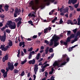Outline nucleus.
I'll return each instance as SVG.
<instances>
[{"instance_id": "ddd939ff", "label": "nucleus", "mask_w": 80, "mask_h": 80, "mask_svg": "<svg viewBox=\"0 0 80 80\" xmlns=\"http://www.w3.org/2000/svg\"><path fill=\"white\" fill-rule=\"evenodd\" d=\"M8 59V55L7 54H6L2 58V61L3 62H5L6 61H7Z\"/></svg>"}, {"instance_id": "864d4df0", "label": "nucleus", "mask_w": 80, "mask_h": 80, "mask_svg": "<svg viewBox=\"0 0 80 80\" xmlns=\"http://www.w3.org/2000/svg\"><path fill=\"white\" fill-rule=\"evenodd\" d=\"M48 72H45V76L46 77H47V75H48Z\"/></svg>"}, {"instance_id": "6ab92c4d", "label": "nucleus", "mask_w": 80, "mask_h": 80, "mask_svg": "<svg viewBox=\"0 0 80 80\" xmlns=\"http://www.w3.org/2000/svg\"><path fill=\"white\" fill-rule=\"evenodd\" d=\"M44 33H47L48 32H49L50 31H48V28H46L44 29Z\"/></svg>"}, {"instance_id": "f03ea898", "label": "nucleus", "mask_w": 80, "mask_h": 80, "mask_svg": "<svg viewBox=\"0 0 80 80\" xmlns=\"http://www.w3.org/2000/svg\"><path fill=\"white\" fill-rule=\"evenodd\" d=\"M67 57V56L66 54L62 55V61L64 62H61V64H60V67H62V66L64 65L67 63V62H65Z\"/></svg>"}, {"instance_id": "b1692460", "label": "nucleus", "mask_w": 80, "mask_h": 80, "mask_svg": "<svg viewBox=\"0 0 80 80\" xmlns=\"http://www.w3.org/2000/svg\"><path fill=\"white\" fill-rule=\"evenodd\" d=\"M38 68H34V71L35 72V75L37 74V72L38 71Z\"/></svg>"}, {"instance_id": "774afa93", "label": "nucleus", "mask_w": 80, "mask_h": 80, "mask_svg": "<svg viewBox=\"0 0 80 80\" xmlns=\"http://www.w3.org/2000/svg\"><path fill=\"white\" fill-rule=\"evenodd\" d=\"M51 29H52V28L51 27H49V28H48V30L49 32H50Z\"/></svg>"}, {"instance_id": "4c0bfd02", "label": "nucleus", "mask_w": 80, "mask_h": 80, "mask_svg": "<svg viewBox=\"0 0 80 80\" xmlns=\"http://www.w3.org/2000/svg\"><path fill=\"white\" fill-rule=\"evenodd\" d=\"M37 35H34L32 37V38L33 39L37 38H38Z\"/></svg>"}, {"instance_id": "37998d69", "label": "nucleus", "mask_w": 80, "mask_h": 80, "mask_svg": "<svg viewBox=\"0 0 80 80\" xmlns=\"http://www.w3.org/2000/svg\"><path fill=\"white\" fill-rule=\"evenodd\" d=\"M6 32L7 33H10V31L9 29H7L6 30Z\"/></svg>"}, {"instance_id": "423d86ee", "label": "nucleus", "mask_w": 80, "mask_h": 80, "mask_svg": "<svg viewBox=\"0 0 80 80\" xmlns=\"http://www.w3.org/2000/svg\"><path fill=\"white\" fill-rule=\"evenodd\" d=\"M8 66L9 70H10L11 71H12L13 70L14 67L13 66V63L11 64L10 62H8Z\"/></svg>"}, {"instance_id": "39448f33", "label": "nucleus", "mask_w": 80, "mask_h": 80, "mask_svg": "<svg viewBox=\"0 0 80 80\" xmlns=\"http://www.w3.org/2000/svg\"><path fill=\"white\" fill-rule=\"evenodd\" d=\"M29 7H32V10H35L36 8L34 6V2L33 0L31 1L29 3Z\"/></svg>"}, {"instance_id": "5701e85b", "label": "nucleus", "mask_w": 80, "mask_h": 80, "mask_svg": "<svg viewBox=\"0 0 80 80\" xmlns=\"http://www.w3.org/2000/svg\"><path fill=\"white\" fill-rule=\"evenodd\" d=\"M3 77H4V78H7V72H5V73H3Z\"/></svg>"}, {"instance_id": "6e6d98bb", "label": "nucleus", "mask_w": 80, "mask_h": 80, "mask_svg": "<svg viewBox=\"0 0 80 80\" xmlns=\"http://www.w3.org/2000/svg\"><path fill=\"white\" fill-rule=\"evenodd\" d=\"M2 4L0 5V13L2 12V11L0 10L1 9H2Z\"/></svg>"}, {"instance_id": "a19ab883", "label": "nucleus", "mask_w": 80, "mask_h": 80, "mask_svg": "<svg viewBox=\"0 0 80 80\" xmlns=\"http://www.w3.org/2000/svg\"><path fill=\"white\" fill-rule=\"evenodd\" d=\"M1 72H2V73L4 74L5 73V70L4 69H2L1 70Z\"/></svg>"}, {"instance_id": "338daca9", "label": "nucleus", "mask_w": 80, "mask_h": 80, "mask_svg": "<svg viewBox=\"0 0 80 80\" xmlns=\"http://www.w3.org/2000/svg\"><path fill=\"white\" fill-rule=\"evenodd\" d=\"M24 54V53L23 51H21V56L22 57Z\"/></svg>"}, {"instance_id": "4468645a", "label": "nucleus", "mask_w": 80, "mask_h": 80, "mask_svg": "<svg viewBox=\"0 0 80 80\" xmlns=\"http://www.w3.org/2000/svg\"><path fill=\"white\" fill-rule=\"evenodd\" d=\"M35 58H34L32 60H30L28 62V63L29 64H32V65H33L34 64H35Z\"/></svg>"}, {"instance_id": "473e14b6", "label": "nucleus", "mask_w": 80, "mask_h": 80, "mask_svg": "<svg viewBox=\"0 0 80 80\" xmlns=\"http://www.w3.org/2000/svg\"><path fill=\"white\" fill-rule=\"evenodd\" d=\"M65 13V12L64 11L62 12H61V13H60V15L63 16L64 15Z\"/></svg>"}, {"instance_id": "1a4fd4ad", "label": "nucleus", "mask_w": 80, "mask_h": 80, "mask_svg": "<svg viewBox=\"0 0 80 80\" xmlns=\"http://www.w3.org/2000/svg\"><path fill=\"white\" fill-rule=\"evenodd\" d=\"M59 39H60V37H59L56 40H54V47H56L59 45V42H58Z\"/></svg>"}, {"instance_id": "13d9d810", "label": "nucleus", "mask_w": 80, "mask_h": 80, "mask_svg": "<svg viewBox=\"0 0 80 80\" xmlns=\"http://www.w3.org/2000/svg\"><path fill=\"white\" fill-rule=\"evenodd\" d=\"M78 38H75L73 40H74L75 42L78 41Z\"/></svg>"}, {"instance_id": "f257e3e1", "label": "nucleus", "mask_w": 80, "mask_h": 80, "mask_svg": "<svg viewBox=\"0 0 80 80\" xmlns=\"http://www.w3.org/2000/svg\"><path fill=\"white\" fill-rule=\"evenodd\" d=\"M8 27L11 29H14L16 28V24L14 22H13V24H12V22L10 21L8 22Z\"/></svg>"}, {"instance_id": "2f4dec72", "label": "nucleus", "mask_w": 80, "mask_h": 80, "mask_svg": "<svg viewBox=\"0 0 80 80\" xmlns=\"http://www.w3.org/2000/svg\"><path fill=\"white\" fill-rule=\"evenodd\" d=\"M73 1L72 0H69L68 1V4H70V5L71 4V3H72Z\"/></svg>"}, {"instance_id": "052dcab7", "label": "nucleus", "mask_w": 80, "mask_h": 80, "mask_svg": "<svg viewBox=\"0 0 80 80\" xmlns=\"http://www.w3.org/2000/svg\"><path fill=\"white\" fill-rule=\"evenodd\" d=\"M43 64H42V62H40V63H39V66H42V65Z\"/></svg>"}, {"instance_id": "5fc2aeb1", "label": "nucleus", "mask_w": 80, "mask_h": 80, "mask_svg": "<svg viewBox=\"0 0 80 80\" xmlns=\"http://www.w3.org/2000/svg\"><path fill=\"white\" fill-rule=\"evenodd\" d=\"M5 29V27H3L2 28H1V30L2 31H3L4 30V29Z\"/></svg>"}, {"instance_id": "cd10ccee", "label": "nucleus", "mask_w": 80, "mask_h": 80, "mask_svg": "<svg viewBox=\"0 0 80 80\" xmlns=\"http://www.w3.org/2000/svg\"><path fill=\"white\" fill-rule=\"evenodd\" d=\"M55 64L56 65V66H58V68L60 67V63H58L57 62H55Z\"/></svg>"}, {"instance_id": "0eeeda50", "label": "nucleus", "mask_w": 80, "mask_h": 80, "mask_svg": "<svg viewBox=\"0 0 80 80\" xmlns=\"http://www.w3.org/2000/svg\"><path fill=\"white\" fill-rule=\"evenodd\" d=\"M6 33L5 32H4V35L2 36H0V40L3 42H5L6 39Z\"/></svg>"}, {"instance_id": "2eb2a0df", "label": "nucleus", "mask_w": 80, "mask_h": 80, "mask_svg": "<svg viewBox=\"0 0 80 80\" xmlns=\"http://www.w3.org/2000/svg\"><path fill=\"white\" fill-rule=\"evenodd\" d=\"M22 18L19 17L18 18H17L15 19V21L17 23L18 21L21 22V21L22 20Z\"/></svg>"}, {"instance_id": "ea45409f", "label": "nucleus", "mask_w": 80, "mask_h": 80, "mask_svg": "<svg viewBox=\"0 0 80 80\" xmlns=\"http://www.w3.org/2000/svg\"><path fill=\"white\" fill-rule=\"evenodd\" d=\"M5 17L4 15L2 14L1 16L0 15V18H1L2 19H4Z\"/></svg>"}, {"instance_id": "79ce46f5", "label": "nucleus", "mask_w": 80, "mask_h": 80, "mask_svg": "<svg viewBox=\"0 0 80 80\" xmlns=\"http://www.w3.org/2000/svg\"><path fill=\"white\" fill-rule=\"evenodd\" d=\"M33 49V48L32 47H31L29 50H28V51H29V52H31L32 51Z\"/></svg>"}, {"instance_id": "49530a36", "label": "nucleus", "mask_w": 80, "mask_h": 80, "mask_svg": "<svg viewBox=\"0 0 80 80\" xmlns=\"http://www.w3.org/2000/svg\"><path fill=\"white\" fill-rule=\"evenodd\" d=\"M32 55H30V54H29V56H28V59H31L32 58Z\"/></svg>"}, {"instance_id": "4be33fe9", "label": "nucleus", "mask_w": 80, "mask_h": 80, "mask_svg": "<svg viewBox=\"0 0 80 80\" xmlns=\"http://www.w3.org/2000/svg\"><path fill=\"white\" fill-rule=\"evenodd\" d=\"M21 23H22V22H21V21H19L18 22L17 24L18 28H19L20 27Z\"/></svg>"}, {"instance_id": "f3484780", "label": "nucleus", "mask_w": 80, "mask_h": 80, "mask_svg": "<svg viewBox=\"0 0 80 80\" xmlns=\"http://www.w3.org/2000/svg\"><path fill=\"white\" fill-rule=\"evenodd\" d=\"M9 6L7 5H5L4 6V8L5 12H8L9 10Z\"/></svg>"}, {"instance_id": "69168bd1", "label": "nucleus", "mask_w": 80, "mask_h": 80, "mask_svg": "<svg viewBox=\"0 0 80 80\" xmlns=\"http://www.w3.org/2000/svg\"><path fill=\"white\" fill-rule=\"evenodd\" d=\"M80 22V18H78V23Z\"/></svg>"}, {"instance_id": "680f3d73", "label": "nucleus", "mask_w": 80, "mask_h": 80, "mask_svg": "<svg viewBox=\"0 0 80 80\" xmlns=\"http://www.w3.org/2000/svg\"><path fill=\"white\" fill-rule=\"evenodd\" d=\"M18 63H15L14 65V66H15V67H17V66L18 65Z\"/></svg>"}, {"instance_id": "e2e57ef3", "label": "nucleus", "mask_w": 80, "mask_h": 80, "mask_svg": "<svg viewBox=\"0 0 80 80\" xmlns=\"http://www.w3.org/2000/svg\"><path fill=\"white\" fill-rule=\"evenodd\" d=\"M45 7V4H44L43 5H42L41 6V7L42 8H44V7Z\"/></svg>"}, {"instance_id": "aec40b11", "label": "nucleus", "mask_w": 80, "mask_h": 80, "mask_svg": "<svg viewBox=\"0 0 80 80\" xmlns=\"http://www.w3.org/2000/svg\"><path fill=\"white\" fill-rule=\"evenodd\" d=\"M32 13H29L28 14V16L29 17H35V15H34V14H32Z\"/></svg>"}, {"instance_id": "6e6552de", "label": "nucleus", "mask_w": 80, "mask_h": 80, "mask_svg": "<svg viewBox=\"0 0 80 80\" xmlns=\"http://www.w3.org/2000/svg\"><path fill=\"white\" fill-rule=\"evenodd\" d=\"M68 42H69L68 40L67 39L66 41V42H64L63 41L61 40L60 41V45L62 46V45L67 46Z\"/></svg>"}, {"instance_id": "7c9ffc66", "label": "nucleus", "mask_w": 80, "mask_h": 80, "mask_svg": "<svg viewBox=\"0 0 80 80\" xmlns=\"http://www.w3.org/2000/svg\"><path fill=\"white\" fill-rule=\"evenodd\" d=\"M67 35H68V36H69L71 33V31H68L67 32Z\"/></svg>"}, {"instance_id": "dca6fc26", "label": "nucleus", "mask_w": 80, "mask_h": 80, "mask_svg": "<svg viewBox=\"0 0 80 80\" xmlns=\"http://www.w3.org/2000/svg\"><path fill=\"white\" fill-rule=\"evenodd\" d=\"M22 45H23L22 47L24 48L25 47V42H20L19 43V46L21 47Z\"/></svg>"}, {"instance_id": "9d476101", "label": "nucleus", "mask_w": 80, "mask_h": 80, "mask_svg": "<svg viewBox=\"0 0 80 80\" xmlns=\"http://www.w3.org/2000/svg\"><path fill=\"white\" fill-rule=\"evenodd\" d=\"M74 36L75 35L74 34L72 33L71 34V36H70V37H68V38H67V39H68V40L69 42H70L71 41V39L72 38H74Z\"/></svg>"}, {"instance_id": "a878e982", "label": "nucleus", "mask_w": 80, "mask_h": 80, "mask_svg": "<svg viewBox=\"0 0 80 80\" xmlns=\"http://www.w3.org/2000/svg\"><path fill=\"white\" fill-rule=\"evenodd\" d=\"M19 72V70H18L16 69L14 70V73L15 74L18 73Z\"/></svg>"}, {"instance_id": "f8f14e48", "label": "nucleus", "mask_w": 80, "mask_h": 80, "mask_svg": "<svg viewBox=\"0 0 80 80\" xmlns=\"http://www.w3.org/2000/svg\"><path fill=\"white\" fill-rule=\"evenodd\" d=\"M55 0H47L46 1V5L48 6L50 4V2L51 3H53L54 2H55Z\"/></svg>"}, {"instance_id": "bb28decb", "label": "nucleus", "mask_w": 80, "mask_h": 80, "mask_svg": "<svg viewBox=\"0 0 80 80\" xmlns=\"http://www.w3.org/2000/svg\"><path fill=\"white\" fill-rule=\"evenodd\" d=\"M49 50V47H47L46 48V49L45 50L46 54H48V52Z\"/></svg>"}, {"instance_id": "de8ad7c7", "label": "nucleus", "mask_w": 80, "mask_h": 80, "mask_svg": "<svg viewBox=\"0 0 80 80\" xmlns=\"http://www.w3.org/2000/svg\"><path fill=\"white\" fill-rule=\"evenodd\" d=\"M63 22L62 20V19H60V21L59 22V24H61Z\"/></svg>"}, {"instance_id": "20e7f679", "label": "nucleus", "mask_w": 80, "mask_h": 80, "mask_svg": "<svg viewBox=\"0 0 80 80\" xmlns=\"http://www.w3.org/2000/svg\"><path fill=\"white\" fill-rule=\"evenodd\" d=\"M5 45H1V47H0V49H1L2 51L4 52L7 51L8 50V49L9 48V45L6 46L5 47Z\"/></svg>"}, {"instance_id": "412c9836", "label": "nucleus", "mask_w": 80, "mask_h": 80, "mask_svg": "<svg viewBox=\"0 0 80 80\" xmlns=\"http://www.w3.org/2000/svg\"><path fill=\"white\" fill-rule=\"evenodd\" d=\"M63 10H64V13H66V12H68V7H66V8H64L63 9Z\"/></svg>"}, {"instance_id": "c9c22d12", "label": "nucleus", "mask_w": 80, "mask_h": 80, "mask_svg": "<svg viewBox=\"0 0 80 80\" xmlns=\"http://www.w3.org/2000/svg\"><path fill=\"white\" fill-rule=\"evenodd\" d=\"M72 32L74 33H76L77 31V29L76 28L72 30Z\"/></svg>"}, {"instance_id": "c756f323", "label": "nucleus", "mask_w": 80, "mask_h": 80, "mask_svg": "<svg viewBox=\"0 0 80 80\" xmlns=\"http://www.w3.org/2000/svg\"><path fill=\"white\" fill-rule=\"evenodd\" d=\"M28 23H29L32 26H34V24L32 23V21H29L28 22Z\"/></svg>"}, {"instance_id": "8fccbe9b", "label": "nucleus", "mask_w": 80, "mask_h": 80, "mask_svg": "<svg viewBox=\"0 0 80 80\" xmlns=\"http://www.w3.org/2000/svg\"><path fill=\"white\" fill-rule=\"evenodd\" d=\"M77 1V0H74L72 2V4H75V3H76Z\"/></svg>"}, {"instance_id": "a18cd8bd", "label": "nucleus", "mask_w": 80, "mask_h": 80, "mask_svg": "<svg viewBox=\"0 0 80 80\" xmlns=\"http://www.w3.org/2000/svg\"><path fill=\"white\" fill-rule=\"evenodd\" d=\"M50 79H51V80H55L53 76H51V78Z\"/></svg>"}, {"instance_id": "3c124183", "label": "nucleus", "mask_w": 80, "mask_h": 80, "mask_svg": "<svg viewBox=\"0 0 80 80\" xmlns=\"http://www.w3.org/2000/svg\"><path fill=\"white\" fill-rule=\"evenodd\" d=\"M44 42L45 43H47V44H48L49 43V42L47 40H45Z\"/></svg>"}, {"instance_id": "bf43d9fd", "label": "nucleus", "mask_w": 80, "mask_h": 80, "mask_svg": "<svg viewBox=\"0 0 80 80\" xmlns=\"http://www.w3.org/2000/svg\"><path fill=\"white\" fill-rule=\"evenodd\" d=\"M43 60V58H41V59H39L38 60V62H40L41 61H42Z\"/></svg>"}, {"instance_id": "0e129e2a", "label": "nucleus", "mask_w": 80, "mask_h": 80, "mask_svg": "<svg viewBox=\"0 0 80 80\" xmlns=\"http://www.w3.org/2000/svg\"><path fill=\"white\" fill-rule=\"evenodd\" d=\"M33 77L34 79L35 80L36 78V76L35 75V74L33 75Z\"/></svg>"}, {"instance_id": "7ed1b4c3", "label": "nucleus", "mask_w": 80, "mask_h": 80, "mask_svg": "<svg viewBox=\"0 0 80 80\" xmlns=\"http://www.w3.org/2000/svg\"><path fill=\"white\" fill-rule=\"evenodd\" d=\"M21 9H18V8H16L15 10L14 13V18H16L17 17V14L18 15H19L20 14V12H21Z\"/></svg>"}, {"instance_id": "c03bdc74", "label": "nucleus", "mask_w": 80, "mask_h": 80, "mask_svg": "<svg viewBox=\"0 0 80 80\" xmlns=\"http://www.w3.org/2000/svg\"><path fill=\"white\" fill-rule=\"evenodd\" d=\"M11 10L12 11H10V12L11 13H13L14 11V9L12 8H11Z\"/></svg>"}, {"instance_id": "c85d7f7f", "label": "nucleus", "mask_w": 80, "mask_h": 80, "mask_svg": "<svg viewBox=\"0 0 80 80\" xmlns=\"http://www.w3.org/2000/svg\"><path fill=\"white\" fill-rule=\"evenodd\" d=\"M27 62V60L26 59H25L24 61L21 62V64L22 65H23L26 62Z\"/></svg>"}, {"instance_id": "e433bc0d", "label": "nucleus", "mask_w": 80, "mask_h": 80, "mask_svg": "<svg viewBox=\"0 0 80 80\" xmlns=\"http://www.w3.org/2000/svg\"><path fill=\"white\" fill-rule=\"evenodd\" d=\"M35 3L36 5H38L39 3V0H35Z\"/></svg>"}, {"instance_id": "9b49d317", "label": "nucleus", "mask_w": 80, "mask_h": 80, "mask_svg": "<svg viewBox=\"0 0 80 80\" xmlns=\"http://www.w3.org/2000/svg\"><path fill=\"white\" fill-rule=\"evenodd\" d=\"M58 37L56 35H55L52 37V39H51V42H53L54 41V40H56Z\"/></svg>"}, {"instance_id": "4d7b16f0", "label": "nucleus", "mask_w": 80, "mask_h": 80, "mask_svg": "<svg viewBox=\"0 0 80 80\" xmlns=\"http://www.w3.org/2000/svg\"><path fill=\"white\" fill-rule=\"evenodd\" d=\"M24 52L25 53H27V50L25 48V49H23Z\"/></svg>"}, {"instance_id": "09e8293b", "label": "nucleus", "mask_w": 80, "mask_h": 80, "mask_svg": "<svg viewBox=\"0 0 80 80\" xmlns=\"http://www.w3.org/2000/svg\"><path fill=\"white\" fill-rule=\"evenodd\" d=\"M24 74H25V73H24V71H23L21 73V76H23L24 75Z\"/></svg>"}, {"instance_id": "72a5a7b5", "label": "nucleus", "mask_w": 80, "mask_h": 80, "mask_svg": "<svg viewBox=\"0 0 80 80\" xmlns=\"http://www.w3.org/2000/svg\"><path fill=\"white\" fill-rule=\"evenodd\" d=\"M69 7L70 8V10H71V11H72V10H73L74 8L71 6H69Z\"/></svg>"}, {"instance_id": "58836bf2", "label": "nucleus", "mask_w": 80, "mask_h": 80, "mask_svg": "<svg viewBox=\"0 0 80 80\" xmlns=\"http://www.w3.org/2000/svg\"><path fill=\"white\" fill-rule=\"evenodd\" d=\"M78 4H76L74 5V7L75 8H77L78 7Z\"/></svg>"}, {"instance_id": "603ef678", "label": "nucleus", "mask_w": 80, "mask_h": 80, "mask_svg": "<svg viewBox=\"0 0 80 80\" xmlns=\"http://www.w3.org/2000/svg\"><path fill=\"white\" fill-rule=\"evenodd\" d=\"M25 39L28 41H31L32 40V39L31 38H26Z\"/></svg>"}, {"instance_id": "393cba45", "label": "nucleus", "mask_w": 80, "mask_h": 80, "mask_svg": "<svg viewBox=\"0 0 80 80\" xmlns=\"http://www.w3.org/2000/svg\"><path fill=\"white\" fill-rule=\"evenodd\" d=\"M37 53H35L34 51H32L31 52H29V54L31 55L32 56V55H34V54H36Z\"/></svg>"}, {"instance_id": "a211bd4d", "label": "nucleus", "mask_w": 80, "mask_h": 80, "mask_svg": "<svg viewBox=\"0 0 80 80\" xmlns=\"http://www.w3.org/2000/svg\"><path fill=\"white\" fill-rule=\"evenodd\" d=\"M8 41L9 42H8V45L9 46L12 47L13 45L12 42L10 39L8 40Z\"/></svg>"}, {"instance_id": "f704fd0d", "label": "nucleus", "mask_w": 80, "mask_h": 80, "mask_svg": "<svg viewBox=\"0 0 80 80\" xmlns=\"http://www.w3.org/2000/svg\"><path fill=\"white\" fill-rule=\"evenodd\" d=\"M49 52L50 53L52 52H53V48H50L49 50Z\"/></svg>"}]
</instances>
